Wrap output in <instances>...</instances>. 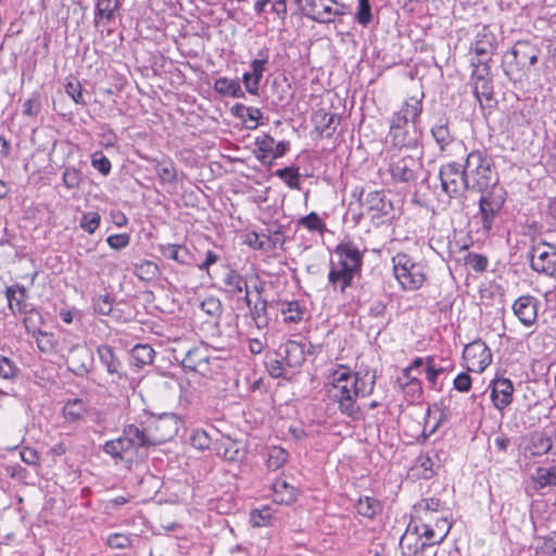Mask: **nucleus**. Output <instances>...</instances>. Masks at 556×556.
<instances>
[{
  "label": "nucleus",
  "mask_w": 556,
  "mask_h": 556,
  "mask_svg": "<svg viewBox=\"0 0 556 556\" xmlns=\"http://www.w3.org/2000/svg\"><path fill=\"white\" fill-rule=\"evenodd\" d=\"M179 426L180 420L173 414L163 415L153 420L146 430H142L144 447L160 445L173 439L177 434Z\"/></svg>",
  "instance_id": "obj_6"
},
{
  "label": "nucleus",
  "mask_w": 556,
  "mask_h": 556,
  "mask_svg": "<svg viewBox=\"0 0 556 556\" xmlns=\"http://www.w3.org/2000/svg\"><path fill=\"white\" fill-rule=\"evenodd\" d=\"M504 204L503 191L494 188L491 192L482 195L479 200V213L482 220L484 233H489Z\"/></svg>",
  "instance_id": "obj_9"
},
{
  "label": "nucleus",
  "mask_w": 556,
  "mask_h": 556,
  "mask_svg": "<svg viewBox=\"0 0 556 556\" xmlns=\"http://www.w3.org/2000/svg\"><path fill=\"white\" fill-rule=\"evenodd\" d=\"M91 165L104 176L109 175L112 168L110 160L101 152L92 155Z\"/></svg>",
  "instance_id": "obj_58"
},
{
  "label": "nucleus",
  "mask_w": 556,
  "mask_h": 556,
  "mask_svg": "<svg viewBox=\"0 0 556 556\" xmlns=\"http://www.w3.org/2000/svg\"><path fill=\"white\" fill-rule=\"evenodd\" d=\"M539 56V49L529 41H517L511 50L505 54L508 65L515 64L521 71H528L533 66Z\"/></svg>",
  "instance_id": "obj_13"
},
{
  "label": "nucleus",
  "mask_w": 556,
  "mask_h": 556,
  "mask_svg": "<svg viewBox=\"0 0 556 556\" xmlns=\"http://www.w3.org/2000/svg\"><path fill=\"white\" fill-rule=\"evenodd\" d=\"M445 371V368L435 364L433 356H428V367L425 369L426 379L430 389L441 390L442 383L439 382V377Z\"/></svg>",
  "instance_id": "obj_40"
},
{
  "label": "nucleus",
  "mask_w": 556,
  "mask_h": 556,
  "mask_svg": "<svg viewBox=\"0 0 556 556\" xmlns=\"http://www.w3.org/2000/svg\"><path fill=\"white\" fill-rule=\"evenodd\" d=\"M274 510L269 506H263L260 509H253L250 513V522L253 527H267L274 521Z\"/></svg>",
  "instance_id": "obj_42"
},
{
  "label": "nucleus",
  "mask_w": 556,
  "mask_h": 556,
  "mask_svg": "<svg viewBox=\"0 0 556 556\" xmlns=\"http://www.w3.org/2000/svg\"><path fill=\"white\" fill-rule=\"evenodd\" d=\"M87 413V406L83 400L75 399L65 403L63 415L67 421L80 420Z\"/></svg>",
  "instance_id": "obj_36"
},
{
  "label": "nucleus",
  "mask_w": 556,
  "mask_h": 556,
  "mask_svg": "<svg viewBox=\"0 0 556 556\" xmlns=\"http://www.w3.org/2000/svg\"><path fill=\"white\" fill-rule=\"evenodd\" d=\"M531 267L546 276H556V247L540 242L531 250Z\"/></svg>",
  "instance_id": "obj_10"
},
{
  "label": "nucleus",
  "mask_w": 556,
  "mask_h": 556,
  "mask_svg": "<svg viewBox=\"0 0 556 556\" xmlns=\"http://www.w3.org/2000/svg\"><path fill=\"white\" fill-rule=\"evenodd\" d=\"M226 292L231 295L238 294L247 290V280L238 271L230 269L224 277Z\"/></svg>",
  "instance_id": "obj_35"
},
{
  "label": "nucleus",
  "mask_w": 556,
  "mask_h": 556,
  "mask_svg": "<svg viewBox=\"0 0 556 556\" xmlns=\"http://www.w3.org/2000/svg\"><path fill=\"white\" fill-rule=\"evenodd\" d=\"M473 92L480 102L482 101V97L489 99L492 93L491 81L482 76H478L475 81Z\"/></svg>",
  "instance_id": "obj_56"
},
{
  "label": "nucleus",
  "mask_w": 556,
  "mask_h": 556,
  "mask_svg": "<svg viewBox=\"0 0 556 556\" xmlns=\"http://www.w3.org/2000/svg\"><path fill=\"white\" fill-rule=\"evenodd\" d=\"M278 176L290 189L299 190L300 186V174L294 167H285L276 172Z\"/></svg>",
  "instance_id": "obj_51"
},
{
  "label": "nucleus",
  "mask_w": 556,
  "mask_h": 556,
  "mask_svg": "<svg viewBox=\"0 0 556 556\" xmlns=\"http://www.w3.org/2000/svg\"><path fill=\"white\" fill-rule=\"evenodd\" d=\"M113 308V300L110 295H100L93 301V309L100 315H109Z\"/></svg>",
  "instance_id": "obj_59"
},
{
  "label": "nucleus",
  "mask_w": 556,
  "mask_h": 556,
  "mask_svg": "<svg viewBox=\"0 0 556 556\" xmlns=\"http://www.w3.org/2000/svg\"><path fill=\"white\" fill-rule=\"evenodd\" d=\"M340 117L338 114L318 110L313 116L316 130L326 137H331L336 131Z\"/></svg>",
  "instance_id": "obj_26"
},
{
  "label": "nucleus",
  "mask_w": 556,
  "mask_h": 556,
  "mask_svg": "<svg viewBox=\"0 0 556 556\" xmlns=\"http://www.w3.org/2000/svg\"><path fill=\"white\" fill-rule=\"evenodd\" d=\"M437 462L429 454L418 456L416 468L420 470L419 476L422 479H430L435 475Z\"/></svg>",
  "instance_id": "obj_48"
},
{
  "label": "nucleus",
  "mask_w": 556,
  "mask_h": 556,
  "mask_svg": "<svg viewBox=\"0 0 556 556\" xmlns=\"http://www.w3.org/2000/svg\"><path fill=\"white\" fill-rule=\"evenodd\" d=\"M463 357L470 371L482 372L492 362L490 348L481 340H476L467 344L463 352Z\"/></svg>",
  "instance_id": "obj_14"
},
{
  "label": "nucleus",
  "mask_w": 556,
  "mask_h": 556,
  "mask_svg": "<svg viewBox=\"0 0 556 556\" xmlns=\"http://www.w3.org/2000/svg\"><path fill=\"white\" fill-rule=\"evenodd\" d=\"M307 15L318 23H330L345 13V7L336 0H305Z\"/></svg>",
  "instance_id": "obj_11"
},
{
  "label": "nucleus",
  "mask_w": 556,
  "mask_h": 556,
  "mask_svg": "<svg viewBox=\"0 0 556 556\" xmlns=\"http://www.w3.org/2000/svg\"><path fill=\"white\" fill-rule=\"evenodd\" d=\"M34 337L40 351L48 353L53 349V336L51 333L39 331Z\"/></svg>",
  "instance_id": "obj_64"
},
{
  "label": "nucleus",
  "mask_w": 556,
  "mask_h": 556,
  "mask_svg": "<svg viewBox=\"0 0 556 556\" xmlns=\"http://www.w3.org/2000/svg\"><path fill=\"white\" fill-rule=\"evenodd\" d=\"M536 556H556V532L540 538L535 547Z\"/></svg>",
  "instance_id": "obj_50"
},
{
  "label": "nucleus",
  "mask_w": 556,
  "mask_h": 556,
  "mask_svg": "<svg viewBox=\"0 0 556 556\" xmlns=\"http://www.w3.org/2000/svg\"><path fill=\"white\" fill-rule=\"evenodd\" d=\"M106 543L112 548H126L130 545L131 540L128 535L123 533H113L108 536Z\"/></svg>",
  "instance_id": "obj_62"
},
{
  "label": "nucleus",
  "mask_w": 556,
  "mask_h": 556,
  "mask_svg": "<svg viewBox=\"0 0 556 556\" xmlns=\"http://www.w3.org/2000/svg\"><path fill=\"white\" fill-rule=\"evenodd\" d=\"M280 313L286 323H299L303 318L304 311L298 301L281 303Z\"/></svg>",
  "instance_id": "obj_41"
},
{
  "label": "nucleus",
  "mask_w": 556,
  "mask_h": 556,
  "mask_svg": "<svg viewBox=\"0 0 556 556\" xmlns=\"http://www.w3.org/2000/svg\"><path fill=\"white\" fill-rule=\"evenodd\" d=\"M375 384L374 374L352 371L348 366L337 365L330 370L326 389L329 397L338 404L341 414L356 419L361 414L357 400L369 396Z\"/></svg>",
  "instance_id": "obj_1"
},
{
  "label": "nucleus",
  "mask_w": 556,
  "mask_h": 556,
  "mask_svg": "<svg viewBox=\"0 0 556 556\" xmlns=\"http://www.w3.org/2000/svg\"><path fill=\"white\" fill-rule=\"evenodd\" d=\"M101 364L106 368V371L112 376L113 381L123 377L122 364L115 356L113 349L109 345H100L97 349Z\"/></svg>",
  "instance_id": "obj_25"
},
{
  "label": "nucleus",
  "mask_w": 556,
  "mask_h": 556,
  "mask_svg": "<svg viewBox=\"0 0 556 556\" xmlns=\"http://www.w3.org/2000/svg\"><path fill=\"white\" fill-rule=\"evenodd\" d=\"M5 298L8 300V306L14 315H22L33 307L27 301L25 288L18 285L7 287Z\"/></svg>",
  "instance_id": "obj_24"
},
{
  "label": "nucleus",
  "mask_w": 556,
  "mask_h": 556,
  "mask_svg": "<svg viewBox=\"0 0 556 556\" xmlns=\"http://www.w3.org/2000/svg\"><path fill=\"white\" fill-rule=\"evenodd\" d=\"M161 254L179 264H188L190 258L189 250L182 244H162L160 245Z\"/></svg>",
  "instance_id": "obj_31"
},
{
  "label": "nucleus",
  "mask_w": 556,
  "mask_h": 556,
  "mask_svg": "<svg viewBox=\"0 0 556 556\" xmlns=\"http://www.w3.org/2000/svg\"><path fill=\"white\" fill-rule=\"evenodd\" d=\"M356 510L364 517L372 518L380 510V504L376 498L365 496L358 500Z\"/></svg>",
  "instance_id": "obj_49"
},
{
  "label": "nucleus",
  "mask_w": 556,
  "mask_h": 556,
  "mask_svg": "<svg viewBox=\"0 0 556 556\" xmlns=\"http://www.w3.org/2000/svg\"><path fill=\"white\" fill-rule=\"evenodd\" d=\"M540 301L532 295H521L513 303L514 315L525 327L535 324L539 314Z\"/></svg>",
  "instance_id": "obj_18"
},
{
  "label": "nucleus",
  "mask_w": 556,
  "mask_h": 556,
  "mask_svg": "<svg viewBox=\"0 0 556 556\" xmlns=\"http://www.w3.org/2000/svg\"><path fill=\"white\" fill-rule=\"evenodd\" d=\"M451 522L445 515L433 517L432 521L419 523L415 527L416 532L425 538L422 545L439 544L448 534Z\"/></svg>",
  "instance_id": "obj_15"
},
{
  "label": "nucleus",
  "mask_w": 556,
  "mask_h": 556,
  "mask_svg": "<svg viewBox=\"0 0 556 556\" xmlns=\"http://www.w3.org/2000/svg\"><path fill=\"white\" fill-rule=\"evenodd\" d=\"M288 452L280 446H271L267 451L266 466L270 470L281 468L288 460Z\"/></svg>",
  "instance_id": "obj_39"
},
{
  "label": "nucleus",
  "mask_w": 556,
  "mask_h": 556,
  "mask_svg": "<svg viewBox=\"0 0 556 556\" xmlns=\"http://www.w3.org/2000/svg\"><path fill=\"white\" fill-rule=\"evenodd\" d=\"M269 55L267 49L257 52V58L250 63V72H245L242 76L243 85L250 94H257L260 83L268 64Z\"/></svg>",
  "instance_id": "obj_17"
},
{
  "label": "nucleus",
  "mask_w": 556,
  "mask_h": 556,
  "mask_svg": "<svg viewBox=\"0 0 556 556\" xmlns=\"http://www.w3.org/2000/svg\"><path fill=\"white\" fill-rule=\"evenodd\" d=\"M336 260L330 261L328 282L334 291L344 292L361 273L363 252L351 240L341 241L334 249Z\"/></svg>",
  "instance_id": "obj_3"
},
{
  "label": "nucleus",
  "mask_w": 556,
  "mask_h": 556,
  "mask_svg": "<svg viewBox=\"0 0 556 556\" xmlns=\"http://www.w3.org/2000/svg\"><path fill=\"white\" fill-rule=\"evenodd\" d=\"M431 135L439 146L441 151H444L447 146L453 142V137L447 127V122L441 119L439 124L431 128Z\"/></svg>",
  "instance_id": "obj_38"
},
{
  "label": "nucleus",
  "mask_w": 556,
  "mask_h": 556,
  "mask_svg": "<svg viewBox=\"0 0 556 556\" xmlns=\"http://www.w3.org/2000/svg\"><path fill=\"white\" fill-rule=\"evenodd\" d=\"M23 314L25 315L23 318V325L27 332L36 336L37 332L41 331L40 328L43 324V318L34 306Z\"/></svg>",
  "instance_id": "obj_43"
},
{
  "label": "nucleus",
  "mask_w": 556,
  "mask_h": 556,
  "mask_svg": "<svg viewBox=\"0 0 556 556\" xmlns=\"http://www.w3.org/2000/svg\"><path fill=\"white\" fill-rule=\"evenodd\" d=\"M154 163V170L161 184L172 185L177 181L178 173L173 162L155 160Z\"/></svg>",
  "instance_id": "obj_32"
},
{
  "label": "nucleus",
  "mask_w": 556,
  "mask_h": 556,
  "mask_svg": "<svg viewBox=\"0 0 556 556\" xmlns=\"http://www.w3.org/2000/svg\"><path fill=\"white\" fill-rule=\"evenodd\" d=\"M66 93L75 101L77 104H85L83 98L81 86L77 80L67 81L65 85Z\"/></svg>",
  "instance_id": "obj_63"
},
{
  "label": "nucleus",
  "mask_w": 556,
  "mask_h": 556,
  "mask_svg": "<svg viewBox=\"0 0 556 556\" xmlns=\"http://www.w3.org/2000/svg\"><path fill=\"white\" fill-rule=\"evenodd\" d=\"M159 274V266L152 261H142L135 267V275L143 281H152Z\"/></svg>",
  "instance_id": "obj_44"
},
{
  "label": "nucleus",
  "mask_w": 556,
  "mask_h": 556,
  "mask_svg": "<svg viewBox=\"0 0 556 556\" xmlns=\"http://www.w3.org/2000/svg\"><path fill=\"white\" fill-rule=\"evenodd\" d=\"M20 374V369L16 364L5 357L0 356V378L4 380H14Z\"/></svg>",
  "instance_id": "obj_53"
},
{
  "label": "nucleus",
  "mask_w": 556,
  "mask_h": 556,
  "mask_svg": "<svg viewBox=\"0 0 556 556\" xmlns=\"http://www.w3.org/2000/svg\"><path fill=\"white\" fill-rule=\"evenodd\" d=\"M403 392L407 394L412 401L419 400L422 395L421 381L416 377L405 379V383L401 384Z\"/></svg>",
  "instance_id": "obj_54"
},
{
  "label": "nucleus",
  "mask_w": 556,
  "mask_h": 556,
  "mask_svg": "<svg viewBox=\"0 0 556 556\" xmlns=\"http://www.w3.org/2000/svg\"><path fill=\"white\" fill-rule=\"evenodd\" d=\"M210 355L205 346H194L190 349L181 363L187 369L205 375L208 371Z\"/></svg>",
  "instance_id": "obj_21"
},
{
  "label": "nucleus",
  "mask_w": 556,
  "mask_h": 556,
  "mask_svg": "<svg viewBox=\"0 0 556 556\" xmlns=\"http://www.w3.org/2000/svg\"><path fill=\"white\" fill-rule=\"evenodd\" d=\"M531 478L539 489L556 485V464L551 467H539Z\"/></svg>",
  "instance_id": "obj_33"
},
{
  "label": "nucleus",
  "mask_w": 556,
  "mask_h": 556,
  "mask_svg": "<svg viewBox=\"0 0 556 556\" xmlns=\"http://www.w3.org/2000/svg\"><path fill=\"white\" fill-rule=\"evenodd\" d=\"M255 157L262 164H271V161L283 156L289 150L288 141L276 142L275 139L267 135L262 134L255 138Z\"/></svg>",
  "instance_id": "obj_12"
},
{
  "label": "nucleus",
  "mask_w": 556,
  "mask_h": 556,
  "mask_svg": "<svg viewBox=\"0 0 556 556\" xmlns=\"http://www.w3.org/2000/svg\"><path fill=\"white\" fill-rule=\"evenodd\" d=\"M355 18L363 26H367L370 23L371 9L369 0H358V9Z\"/></svg>",
  "instance_id": "obj_57"
},
{
  "label": "nucleus",
  "mask_w": 556,
  "mask_h": 556,
  "mask_svg": "<svg viewBox=\"0 0 556 556\" xmlns=\"http://www.w3.org/2000/svg\"><path fill=\"white\" fill-rule=\"evenodd\" d=\"M424 93L408 97L390 121L388 138L395 148H414L418 143L417 124L422 113Z\"/></svg>",
  "instance_id": "obj_2"
},
{
  "label": "nucleus",
  "mask_w": 556,
  "mask_h": 556,
  "mask_svg": "<svg viewBox=\"0 0 556 556\" xmlns=\"http://www.w3.org/2000/svg\"><path fill=\"white\" fill-rule=\"evenodd\" d=\"M553 448L555 450L553 431L549 437L543 433H536L531 438V451L533 455H545Z\"/></svg>",
  "instance_id": "obj_34"
},
{
  "label": "nucleus",
  "mask_w": 556,
  "mask_h": 556,
  "mask_svg": "<svg viewBox=\"0 0 556 556\" xmlns=\"http://www.w3.org/2000/svg\"><path fill=\"white\" fill-rule=\"evenodd\" d=\"M418 161L410 155L393 156L389 170L396 181L407 182L416 178Z\"/></svg>",
  "instance_id": "obj_20"
},
{
  "label": "nucleus",
  "mask_w": 556,
  "mask_h": 556,
  "mask_svg": "<svg viewBox=\"0 0 556 556\" xmlns=\"http://www.w3.org/2000/svg\"><path fill=\"white\" fill-rule=\"evenodd\" d=\"M271 4V11L280 17H285L287 14V1L286 0H256L254 3V11L257 15L265 12V8Z\"/></svg>",
  "instance_id": "obj_46"
},
{
  "label": "nucleus",
  "mask_w": 556,
  "mask_h": 556,
  "mask_svg": "<svg viewBox=\"0 0 556 556\" xmlns=\"http://www.w3.org/2000/svg\"><path fill=\"white\" fill-rule=\"evenodd\" d=\"M142 438L143 431L137 426L129 425L124 429L123 435L105 442L103 451L113 458L122 459L128 452L144 447Z\"/></svg>",
  "instance_id": "obj_7"
},
{
  "label": "nucleus",
  "mask_w": 556,
  "mask_h": 556,
  "mask_svg": "<svg viewBox=\"0 0 556 556\" xmlns=\"http://www.w3.org/2000/svg\"><path fill=\"white\" fill-rule=\"evenodd\" d=\"M439 176L441 180V188L450 198H458L469 189L463 166L455 162L442 165Z\"/></svg>",
  "instance_id": "obj_8"
},
{
  "label": "nucleus",
  "mask_w": 556,
  "mask_h": 556,
  "mask_svg": "<svg viewBox=\"0 0 556 556\" xmlns=\"http://www.w3.org/2000/svg\"><path fill=\"white\" fill-rule=\"evenodd\" d=\"M153 358L154 350L148 344H137L131 350V359L137 367L151 364Z\"/></svg>",
  "instance_id": "obj_37"
},
{
  "label": "nucleus",
  "mask_w": 556,
  "mask_h": 556,
  "mask_svg": "<svg viewBox=\"0 0 556 556\" xmlns=\"http://www.w3.org/2000/svg\"><path fill=\"white\" fill-rule=\"evenodd\" d=\"M117 9V0H98L96 3V20L111 21Z\"/></svg>",
  "instance_id": "obj_47"
},
{
  "label": "nucleus",
  "mask_w": 556,
  "mask_h": 556,
  "mask_svg": "<svg viewBox=\"0 0 556 556\" xmlns=\"http://www.w3.org/2000/svg\"><path fill=\"white\" fill-rule=\"evenodd\" d=\"M201 309L211 317H217L223 312L222 302L214 296L204 299L200 304Z\"/></svg>",
  "instance_id": "obj_55"
},
{
  "label": "nucleus",
  "mask_w": 556,
  "mask_h": 556,
  "mask_svg": "<svg viewBox=\"0 0 556 556\" xmlns=\"http://www.w3.org/2000/svg\"><path fill=\"white\" fill-rule=\"evenodd\" d=\"M415 518L419 520V523H426L432 521L433 517L445 515L440 500L430 497L419 501L414 506Z\"/></svg>",
  "instance_id": "obj_23"
},
{
  "label": "nucleus",
  "mask_w": 556,
  "mask_h": 556,
  "mask_svg": "<svg viewBox=\"0 0 556 556\" xmlns=\"http://www.w3.org/2000/svg\"><path fill=\"white\" fill-rule=\"evenodd\" d=\"M100 223L101 216L98 212H87L83 214L79 227L89 235H92L99 228Z\"/></svg>",
  "instance_id": "obj_52"
},
{
  "label": "nucleus",
  "mask_w": 556,
  "mask_h": 556,
  "mask_svg": "<svg viewBox=\"0 0 556 556\" xmlns=\"http://www.w3.org/2000/svg\"><path fill=\"white\" fill-rule=\"evenodd\" d=\"M491 401L498 410H504L513 402L514 384L510 379L504 377L494 378L490 384Z\"/></svg>",
  "instance_id": "obj_19"
},
{
  "label": "nucleus",
  "mask_w": 556,
  "mask_h": 556,
  "mask_svg": "<svg viewBox=\"0 0 556 556\" xmlns=\"http://www.w3.org/2000/svg\"><path fill=\"white\" fill-rule=\"evenodd\" d=\"M298 225L307 229L311 232H318L323 235L326 231L325 222L315 212H312L301 217L298 220Z\"/></svg>",
  "instance_id": "obj_45"
},
{
  "label": "nucleus",
  "mask_w": 556,
  "mask_h": 556,
  "mask_svg": "<svg viewBox=\"0 0 556 556\" xmlns=\"http://www.w3.org/2000/svg\"><path fill=\"white\" fill-rule=\"evenodd\" d=\"M393 276L404 291L419 290L427 280L426 264L406 253H397L392 260Z\"/></svg>",
  "instance_id": "obj_4"
},
{
  "label": "nucleus",
  "mask_w": 556,
  "mask_h": 556,
  "mask_svg": "<svg viewBox=\"0 0 556 556\" xmlns=\"http://www.w3.org/2000/svg\"><path fill=\"white\" fill-rule=\"evenodd\" d=\"M468 180L469 190L484 192L496 182L491 159L479 150L471 151L463 167Z\"/></svg>",
  "instance_id": "obj_5"
},
{
  "label": "nucleus",
  "mask_w": 556,
  "mask_h": 556,
  "mask_svg": "<svg viewBox=\"0 0 556 556\" xmlns=\"http://www.w3.org/2000/svg\"><path fill=\"white\" fill-rule=\"evenodd\" d=\"M93 363L91 350L86 344H75L71 346L66 354V364L68 369L77 376L87 374Z\"/></svg>",
  "instance_id": "obj_16"
},
{
  "label": "nucleus",
  "mask_w": 556,
  "mask_h": 556,
  "mask_svg": "<svg viewBox=\"0 0 556 556\" xmlns=\"http://www.w3.org/2000/svg\"><path fill=\"white\" fill-rule=\"evenodd\" d=\"M271 490L274 501L278 504L290 505L296 500V489L286 480L277 479L273 483Z\"/></svg>",
  "instance_id": "obj_29"
},
{
  "label": "nucleus",
  "mask_w": 556,
  "mask_h": 556,
  "mask_svg": "<svg viewBox=\"0 0 556 556\" xmlns=\"http://www.w3.org/2000/svg\"><path fill=\"white\" fill-rule=\"evenodd\" d=\"M130 242V236L128 233H115L106 238L108 245L113 250H122L128 247Z\"/></svg>",
  "instance_id": "obj_60"
},
{
  "label": "nucleus",
  "mask_w": 556,
  "mask_h": 556,
  "mask_svg": "<svg viewBox=\"0 0 556 556\" xmlns=\"http://www.w3.org/2000/svg\"><path fill=\"white\" fill-rule=\"evenodd\" d=\"M495 37L492 31L483 26L476 35L475 41L471 43V50L478 56H486L492 53Z\"/></svg>",
  "instance_id": "obj_28"
},
{
  "label": "nucleus",
  "mask_w": 556,
  "mask_h": 556,
  "mask_svg": "<svg viewBox=\"0 0 556 556\" xmlns=\"http://www.w3.org/2000/svg\"><path fill=\"white\" fill-rule=\"evenodd\" d=\"M277 355L285 361L287 367H300L305 361V345L290 340L280 345Z\"/></svg>",
  "instance_id": "obj_22"
},
{
  "label": "nucleus",
  "mask_w": 556,
  "mask_h": 556,
  "mask_svg": "<svg viewBox=\"0 0 556 556\" xmlns=\"http://www.w3.org/2000/svg\"><path fill=\"white\" fill-rule=\"evenodd\" d=\"M191 444L198 450H206L210 447L211 438L204 430H195L191 438Z\"/></svg>",
  "instance_id": "obj_61"
},
{
  "label": "nucleus",
  "mask_w": 556,
  "mask_h": 556,
  "mask_svg": "<svg viewBox=\"0 0 556 556\" xmlns=\"http://www.w3.org/2000/svg\"><path fill=\"white\" fill-rule=\"evenodd\" d=\"M231 113L240 118L248 129H256L263 114L260 109L237 103L231 108Z\"/></svg>",
  "instance_id": "obj_27"
},
{
  "label": "nucleus",
  "mask_w": 556,
  "mask_h": 556,
  "mask_svg": "<svg viewBox=\"0 0 556 556\" xmlns=\"http://www.w3.org/2000/svg\"><path fill=\"white\" fill-rule=\"evenodd\" d=\"M214 90L223 97H243V91L240 84L227 77H220L214 83Z\"/></svg>",
  "instance_id": "obj_30"
}]
</instances>
